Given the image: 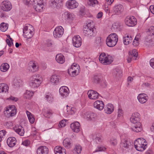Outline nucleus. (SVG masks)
<instances>
[{
  "label": "nucleus",
  "instance_id": "63",
  "mask_svg": "<svg viewBox=\"0 0 154 154\" xmlns=\"http://www.w3.org/2000/svg\"><path fill=\"white\" fill-rule=\"evenodd\" d=\"M48 47H54V45L53 43V42L52 41H50L48 42Z\"/></svg>",
  "mask_w": 154,
  "mask_h": 154
},
{
  "label": "nucleus",
  "instance_id": "60",
  "mask_svg": "<svg viewBox=\"0 0 154 154\" xmlns=\"http://www.w3.org/2000/svg\"><path fill=\"white\" fill-rule=\"evenodd\" d=\"M20 80H16L14 81V85L17 87L20 86Z\"/></svg>",
  "mask_w": 154,
  "mask_h": 154
},
{
  "label": "nucleus",
  "instance_id": "10",
  "mask_svg": "<svg viewBox=\"0 0 154 154\" xmlns=\"http://www.w3.org/2000/svg\"><path fill=\"white\" fill-rule=\"evenodd\" d=\"M15 106H13L11 107L7 108L4 111V114L6 117L9 118L15 115L16 113V111L14 109Z\"/></svg>",
  "mask_w": 154,
  "mask_h": 154
},
{
  "label": "nucleus",
  "instance_id": "44",
  "mask_svg": "<svg viewBox=\"0 0 154 154\" xmlns=\"http://www.w3.org/2000/svg\"><path fill=\"white\" fill-rule=\"evenodd\" d=\"M87 3L89 5L94 7L98 4V2L97 0H87Z\"/></svg>",
  "mask_w": 154,
  "mask_h": 154
},
{
  "label": "nucleus",
  "instance_id": "38",
  "mask_svg": "<svg viewBox=\"0 0 154 154\" xmlns=\"http://www.w3.org/2000/svg\"><path fill=\"white\" fill-rule=\"evenodd\" d=\"M8 28V24L5 23H2L0 25V29L3 32L7 30Z\"/></svg>",
  "mask_w": 154,
  "mask_h": 154
},
{
  "label": "nucleus",
  "instance_id": "23",
  "mask_svg": "<svg viewBox=\"0 0 154 154\" xmlns=\"http://www.w3.org/2000/svg\"><path fill=\"white\" fill-rule=\"evenodd\" d=\"M70 128L73 131L78 133L80 131V124L77 122L72 123L70 125Z\"/></svg>",
  "mask_w": 154,
  "mask_h": 154
},
{
  "label": "nucleus",
  "instance_id": "12",
  "mask_svg": "<svg viewBox=\"0 0 154 154\" xmlns=\"http://www.w3.org/2000/svg\"><path fill=\"white\" fill-rule=\"evenodd\" d=\"M64 29L61 26L56 27L53 32V35L55 38L61 37L63 34Z\"/></svg>",
  "mask_w": 154,
  "mask_h": 154
},
{
  "label": "nucleus",
  "instance_id": "29",
  "mask_svg": "<svg viewBox=\"0 0 154 154\" xmlns=\"http://www.w3.org/2000/svg\"><path fill=\"white\" fill-rule=\"evenodd\" d=\"M63 143L64 147L68 149L70 148L72 145L71 140L68 138H66L63 140Z\"/></svg>",
  "mask_w": 154,
  "mask_h": 154
},
{
  "label": "nucleus",
  "instance_id": "51",
  "mask_svg": "<svg viewBox=\"0 0 154 154\" xmlns=\"http://www.w3.org/2000/svg\"><path fill=\"white\" fill-rule=\"evenodd\" d=\"M96 43L98 44V47L99 48L100 47H103L102 46V43L101 38L100 37H98L96 38Z\"/></svg>",
  "mask_w": 154,
  "mask_h": 154
},
{
  "label": "nucleus",
  "instance_id": "33",
  "mask_svg": "<svg viewBox=\"0 0 154 154\" xmlns=\"http://www.w3.org/2000/svg\"><path fill=\"white\" fill-rule=\"evenodd\" d=\"M9 87L8 85L4 83L0 84V92L6 93L8 92Z\"/></svg>",
  "mask_w": 154,
  "mask_h": 154
},
{
  "label": "nucleus",
  "instance_id": "57",
  "mask_svg": "<svg viewBox=\"0 0 154 154\" xmlns=\"http://www.w3.org/2000/svg\"><path fill=\"white\" fill-rule=\"evenodd\" d=\"M6 132L5 130H2L0 131V142H2V138L6 134Z\"/></svg>",
  "mask_w": 154,
  "mask_h": 154
},
{
  "label": "nucleus",
  "instance_id": "30",
  "mask_svg": "<svg viewBox=\"0 0 154 154\" xmlns=\"http://www.w3.org/2000/svg\"><path fill=\"white\" fill-rule=\"evenodd\" d=\"M56 60L58 63L60 64H63L65 61L64 56L61 54H58L56 55Z\"/></svg>",
  "mask_w": 154,
  "mask_h": 154
},
{
  "label": "nucleus",
  "instance_id": "5",
  "mask_svg": "<svg viewBox=\"0 0 154 154\" xmlns=\"http://www.w3.org/2000/svg\"><path fill=\"white\" fill-rule=\"evenodd\" d=\"M100 62L104 65L110 64L113 61V58L110 55L106 56L105 53H101L99 57Z\"/></svg>",
  "mask_w": 154,
  "mask_h": 154
},
{
  "label": "nucleus",
  "instance_id": "22",
  "mask_svg": "<svg viewBox=\"0 0 154 154\" xmlns=\"http://www.w3.org/2000/svg\"><path fill=\"white\" fill-rule=\"evenodd\" d=\"M48 149L45 146L38 147L37 150V154H48Z\"/></svg>",
  "mask_w": 154,
  "mask_h": 154
},
{
  "label": "nucleus",
  "instance_id": "37",
  "mask_svg": "<svg viewBox=\"0 0 154 154\" xmlns=\"http://www.w3.org/2000/svg\"><path fill=\"white\" fill-rule=\"evenodd\" d=\"M93 82L96 84H99L101 82V76L99 75H94L93 79Z\"/></svg>",
  "mask_w": 154,
  "mask_h": 154
},
{
  "label": "nucleus",
  "instance_id": "56",
  "mask_svg": "<svg viewBox=\"0 0 154 154\" xmlns=\"http://www.w3.org/2000/svg\"><path fill=\"white\" fill-rule=\"evenodd\" d=\"M133 45L135 47H137L138 45L139 44V38H137L136 36L135 37L134 39V40L133 42Z\"/></svg>",
  "mask_w": 154,
  "mask_h": 154
},
{
  "label": "nucleus",
  "instance_id": "4",
  "mask_svg": "<svg viewBox=\"0 0 154 154\" xmlns=\"http://www.w3.org/2000/svg\"><path fill=\"white\" fill-rule=\"evenodd\" d=\"M118 41V36L116 34L112 33L109 35L106 38V43L107 45L109 47L114 46Z\"/></svg>",
  "mask_w": 154,
  "mask_h": 154
},
{
  "label": "nucleus",
  "instance_id": "48",
  "mask_svg": "<svg viewBox=\"0 0 154 154\" xmlns=\"http://www.w3.org/2000/svg\"><path fill=\"white\" fill-rule=\"evenodd\" d=\"M121 73L122 71L120 69H116L113 70L112 74L116 77L119 75Z\"/></svg>",
  "mask_w": 154,
  "mask_h": 154
},
{
  "label": "nucleus",
  "instance_id": "59",
  "mask_svg": "<svg viewBox=\"0 0 154 154\" xmlns=\"http://www.w3.org/2000/svg\"><path fill=\"white\" fill-rule=\"evenodd\" d=\"M66 121L65 120H62L60 122L58 125L59 128L64 127L65 126Z\"/></svg>",
  "mask_w": 154,
  "mask_h": 154
},
{
  "label": "nucleus",
  "instance_id": "42",
  "mask_svg": "<svg viewBox=\"0 0 154 154\" xmlns=\"http://www.w3.org/2000/svg\"><path fill=\"white\" fill-rule=\"evenodd\" d=\"M128 54L130 57H137L138 55V52L135 49H133L131 51H130L129 52Z\"/></svg>",
  "mask_w": 154,
  "mask_h": 154
},
{
  "label": "nucleus",
  "instance_id": "62",
  "mask_svg": "<svg viewBox=\"0 0 154 154\" xmlns=\"http://www.w3.org/2000/svg\"><path fill=\"white\" fill-rule=\"evenodd\" d=\"M123 110L119 108L118 109V117H120L123 115Z\"/></svg>",
  "mask_w": 154,
  "mask_h": 154
},
{
  "label": "nucleus",
  "instance_id": "35",
  "mask_svg": "<svg viewBox=\"0 0 154 154\" xmlns=\"http://www.w3.org/2000/svg\"><path fill=\"white\" fill-rule=\"evenodd\" d=\"M26 113L30 123L31 124L33 123L34 122L35 119L33 115H32L31 113L28 111H26Z\"/></svg>",
  "mask_w": 154,
  "mask_h": 154
},
{
  "label": "nucleus",
  "instance_id": "52",
  "mask_svg": "<svg viewBox=\"0 0 154 154\" xmlns=\"http://www.w3.org/2000/svg\"><path fill=\"white\" fill-rule=\"evenodd\" d=\"M148 32L150 36L154 35V26L150 27L148 29Z\"/></svg>",
  "mask_w": 154,
  "mask_h": 154
},
{
  "label": "nucleus",
  "instance_id": "41",
  "mask_svg": "<svg viewBox=\"0 0 154 154\" xmlns=\"http://www.w3.org/2000/svg\"><path fill=\"white\" fill-rule=\"evenodd\" d=\"M64 16L65 19L70 20L72 19L73 17L72 15L69 12L66 11L64 12L63 16Z\"/></svg>",
  "mask_w": 154,
  "mask_h": 154
},
{
  "label": "nucleus",
  "instance_id": "45",
  "mask_svg": "<svg viewBox=\"0 0 154 154\" xmlns=\"http://www.w3.org/2000/svg\"><path fill=\"white\" fill-rule=\"evenodd\" d=\"M44 2L43 0H34L32 4L33 8H35L36 6Z\"/></svg>",
  "mask_w": 154,
  "mask_h": 154
},
{
  "label": "nucleus",
  "instance_id": "64",
  "mask_svg": "<svg viewBox=\"0 0 154 154\" xmlns=\"http://www.w3.org/2000/svg\"><path fill=\"white\" fill-rule=\"evenodd\" d=\"M149 62L150 66L154 69V58L151 59Z\"/></svg>",
  "mask_w": 154,
  "mask_h": 154
},
{
  "label": "nucleus",
  "instance_id": "20",
  "mask_svg": "<svg viewBox=\"0 0 154 154\" xmlns=\"http://www.w3.org/2000/svg\"><path fill=\"white\" fill-rule=\"evenodd\" d=\"M94 107L100 110H102L104 106V103L103 101L101 100H97L94 103Z\"/></svg>",
  "mask_w": 154,
  "mask_h": 154
},
{
  "label": "nucleus",
  "instance_id": "39",
  "mask_svg": "<svg viewBox=\"0 0 154 154\" xmlns=\"http://www.w3.org/2000/svg\"><path fill=\"white\" fill-rule=\"evenodd\" d=\"M45 3L44 2L42 4H40L39 5H38L37 6H36L35 8H33L37 12H40L42 11L44 6Z\"/></svg>",
  "mask_w": 154,
  "mask_h": 154
},
{
  "label": "nucleus",
  "instance_id": "34",
  "mask_svg": "<svg viewBox=\"0 0 154 154\" xmlns=\"http://www.w3.org/2000/svg\"><path fill=\"white\" fill-rule=\"evenodd\" d=\"M132 40V37L128 35H127L126 36L123 38V42L125 45H128L130 43H131Z\"/></svg>",
  "mask_w": 154,
  "mask_h": 154
},
{
  "label": "nucleus",
  "instance_id": "61",
  "mask_svg": "<svg viewBox=\"0 0 154 154\" xmlns=\"http://www.w3.org/2000/svg\"><path fill=\"white\" fill-rule=\"evenodd\" d=\"M30 144V141L28 140H26L22 142V144L25 146H27Z\"/></svg>",
  "mask_w": 154,
  "mask_h": 154
},
{
  "label": "nucleus",
  "instance_id": "13",
  "mask_svg": "<svg viewBox=\"0 0 154 154\" xmlns=\"http://www.w3.org/2000/svg\"><path fill=\"white\" fill-rule=\"evenodd\" d=\"M38 66L37 63L31 61L29 64V69L30 71L35 72L38 70Z\"/></svg>",
  "mask_w": 154,
  "mask_h": 154
},
{
  "label": "nucleus",
  "instance_id": "32",
  "mask_svg": "<svg viewBox=\"0 0 154 154\" xmlns=\"http://www.w3.org/2000/svg\"><path fill=\"white\" fill-rule=\"evenodd\" d=\"M15 130L20 136H23L25 132L24 129L21 125H20L17 127H16Z\"/></svg>",
  "mask_w": 154,
  "mask_h": 154
},
{
  "label": "nucleus",
  "instance_id": "28",
  "mask_svg": "<svg viewBox=\"0 0 154 154\" xmlns=\"http://www.w3.org/2000/svg\"><path fill=\"white\" fill-rule=\"evenodd\" d=\"M114 110L113 105L111 103H108L104 108V110L106 113L108 114H111Z\"/></svg>",
  "mask_w": 154,
  "mask_h": 154
},
{
  "label": "nucleus",
  "instance_id": "19",
  "mask_svg": "<svg viewBox=\"0 0 154 154\" xmlns=\"http://www.w3.org/2000/svg\"><path fill=\"white\" fill-rule=\"evenodd\" d=\"M60 80L61 78L59 75L54 74L51 76L50 82L53 84L57 85L60 81Z\"/></svg>",
  "mask_w": 154,
  "mask_h": 154
},
{
  "label": "nucleus",
  "instance_id": "50",
  "mask_svg": "<svg viewBox=\"0 0 154 154\" xmlns=\"http://www.w3.org/2000/svg\"><path fill=\"white\" fill-rule=\"evenodd\" d=\"M53 112L51 110H48L46 111L45 113H44L45 116L46 117L48 118H50L51 116L52 115Z\"/></svg>",
  "mask_w": 154,
  "mask_h": 154
},
{
  "label": "nucleus",
  "instance_id": "40",
  "mask_svg": "<svg viewBox=\"0 0 154 154\" xmlns=\"http://www.w3.org/2000/svg\"><path fill=\"white\" fill-rule=\"evenodd\" d=\"M82 148L80 145L75 146L74 149V153L75 154H79L81 153Z\"/></svg>",
  "mask_w": 154,
  "mask_h": 154
},
{
  "label": "nucleus",
  "instance_id": "58",
  "mask_svg": "<svg viewBox=\"0 0 154 154\" xmlns=\"http://www.w3.org/2000/svg\"><path fill=\"white\" fill-rule=\"evenodd\" d=\"M10 39L11 41H10L9 39H7L6 40V42L7 44L9 46V47H11V45H13V43L12 42L13 39L11 38H10Z\"/></svg>",
  "mask_w": 154,
  "mask_h": 154
},
{
  "label": "nucleus",
  "instance_id": "1",
  "mask_svg": "<svg viewBox=\"0 0 154 154\" xmlns=\"http://www.w3.org/2000/svg\"><path fill=\"white\" fill-rule=\"evenodd\" d=\"M140 115L137 112L133 114L130 119L131 122L134 125L131 129L136 132H140L142 130V127L141 123L139 122Z\"/></svg>",
  "mask_w": 154,
  "mask_h": 154
},
{
  "label": "nucleus",
  "instance_id": "14",
  "mask_svg": "<svg viewBox=\"0 0 154 154\" xmlns=\"http://www.w3.org/2000/svg\"><path fill=\"white\" fill-rule=\"evenodd\" d=\"M66 5L68 9H73L78 7L79 4L75 0H69L66 2Z\"/></svg>",
  "mask_w": 154,
  "mask_h": 154
},
{
  "label": "nucleus",
  "instance_id": "11",
  "mask_svg": "<svg viewBox=\"0 0 154 154\" xmlns=\"http://www.w3.org/2000/svg\"><path fill=\"white\" fill-rule=\"evenodd\" d=\"M1 8L4 11H10L12 8L11 3L8 1H5L3 2L0 6Z\"/></svg>",
  "mask_w": 154,
  "mask_h": 154
},
{
  "label": "nucleus",
  "instance_id": "43",
  "mask_svg": "<svg viewBox=\"0 0 154 154\" xmlns=\"http://www.w3.org/2000/svg\"><path fill=\"white\" fill-rule=\"evenodd\" d=\"M68 73L71 76L74 77L78 75L79 73L75 72V70H73L72 68H69L68 69Z\"/></svg>",
  "mask_w": 154,
  "mask_h": 154
},
{
  "label": "nucleus",
  "instance_id": "9",
  "mask_svg": "<svg viewBox=\"0 0 154 154\" xmlns=\"http://www.w3.org/2000/svg\"><path fill=\"white\" fill-rule=\"evenodd\" d=\"M125 23L126 24L129 26H134L137 24V20L133 16H128L125 19Z\"/></svg>",
  "mask_w": 154,
  "mask_h": 154
},
{
  "label": "nucleus",
  "instance_id": "17",
  "mask_svg": "<svg viewBox=\"0 0 154 154\" xmlns=\"http://www.w3.org/2000/svg\"><path fill=\"white\" fill-rule=\"evenodd\" d=\"M87 94L89 98L92 100L96 99L100 96L99 94L97 91L92 90L88 91Z\"/></svg>",
  "mask_w": 154,
  "mask_h": 154
},
{
  "label": "nucleus",
  "instance_id": "2",
  "mask_svg": "<svg viewBox=\"0 0 154 154\" xmlns=\"http://www.w3.org/2000/svg\"><path fill=\"white\" fill-rule=\"evenodd\" d=\"M134 145L137 151H142L146 149L147 143L143 138H138L135 141Z\"/></svg>",
  "mask_w": 154,
  "mask_h": 154
},
{
  "label": "nucleus",
  "instance_id": "7",
  "mask_svg": "<svg viewBox=\"0 0 154 154\" xmlns=\"http://www.w3.org/2000/svg\"><path fill=\"white\" fill-rule=\"evenodd\" d=\"M132 143L126 139H122L120 144V148L123 150H128L131 148Z\"/></svg>",
  "mask_w": 154,
  "mask_h": 154
},
{
  "label": "nucleus",
  "instance_id": "55",
  "mask_svg": "<svg viewBox=\"0 0 154 154\" xmlns=\"http://www.w3.org/2000/svg\"><path fill=\"white\" fill-rule=\"evenodd\" d=\"M110 143L112 145L115 146L117 143V140L115 138H112L110 140Z\"/></svg>",
  "mask_w": 154,
  "mask_h": 154
},
{
  "label": "nucleus",
  "instance_id": "8",
  "mask_svg": "<svg viewBox=\"0 0 154 154\" xmlns=\"http://www.w3.org/2000/svg\"><path fill=\"white\" fill-rule=\"evenodd\" d=\"M89 24L85 26L83 29V32L85 35L88 37L93 36L94 34V28L89 26Z\"/></svg>",
  "mask_w": 154,
  "mask_h": 154
},
{
  "label": "nucleus",
  "instance_id": "53",
  "mask_svg": "<svg viewBox=\"0 0 154 154\" xmlns=\"http://www.w3.org/2000/svg\"><path fill=\"white\" fill-rule=\"evenodd\" d=\"M69 109L70 110H68V108H67V112H68V113L69 115H72L74 114L76 112V110L74 108L72 107L71 108H70V107H69Z\"/></svg>",
  "mask_w": 154,
  "mask_h": 154
},
{
  "label": "nucleus",
  "instance_id": "16",
  "mask_svg": "<svg viewBox=\"0 0 154 154\" xmlns=\"http://www.w3.org/2000/svg\"><path fill=\"white\" fill-rule=\"evenodd\" d=\"M84 117L88 120L94 121L96 119L97 115L91 112H87L85 113Z\"/></svg>",
  "mask_w": 154,
  "mask_h": 154
},
{
  "label": "nucleus",
  "instance_id": "25",
  "mask_svg": "<svg viewBox=\"0 0 154 154\" xmlns=\"http://www.w3.org/2000/svg\"><path fill=\"white\" fill-rule=\"evenodd\" d=\"M16 142V139L13 137H9L7 140V143L10 147L14 146L15 145Z\"/></svg>",
  "mask_w": 154,
  "mask_h": 154
},
{
  "label": "nucleus",
  "instance_id": "27",
  "mask_svg": "<svg viewBox=\"0 0 154 154\" xmlns=\"http://www.w3.org/2000/svg\"><path fill=\"white\" fill-rule=\"evenodd\" d=\"M113 10L115 14L118 15L120 14L123 10L122 6L121 5H116L114 7Z\"/></svg>",
  "mask_w": 154,
  "mask_h": 154
},
{
  "label": "nucleus",
  "instance_id": "31",
  "mask_svg": "<svg viewBox=\"0 0 154 154\" xmlns=\"http://www.w3.org/2000/svg\"><path fill=\"white\" fill-rule=\"evenodd\" d=\"M91 137L95 140L96 143L100 142L102 141V136L100 134H94L91 135Z\"/></svg>",
  "mask_w": 154,
  "mask_h": 154
},
{
  "label": "nucleus",
  "instance_id": "47",
  "mask_svg": "<svg viewBox=\"0 0 154 154\" xmlns=\"http://www.w3.org/2000/svg\"><path fill=\"white\" fill-rule=\"evenodd\" d=\"M120 25L118 23H113L112 26V29L116 31L120 30Z\"/></svg>",
  "mask_w": 154,
  "mask_h": 154
},
{
  "label": "nucleus",
  "instance_id": "49",
  "mask_svg": "<svg viewBox=\"0 0 154 154\" xmlns=\"http://www.w3.org/2000/svg\"><path fill=\"white\" fill-rule=\"evenodd\" d=\"M45 98L46 100L49 102H51L53 100V97L50 94L48 93L46 94L45 95Z\"/></svg>",
  "mask_w": 154,
  "mask_h": 154
},
{
  "label": "nucleus",
  "instance_id": "21",
  "mask_svg": "<svg viewBox=\"0 0 154 154\" xmlns=\"http://www.w3.org/2000/svg\"><path fill=\"white\" fill-rule=\"evenodd\" d=\"M148 97L145 94H140L137 97V99L139 102L141 103H146L148 100Z\"/></svg>",
  "mask_w": 154,
  "mask_h": 154
},
{
  "label": "nucleus",
  "instance_id": "26",
  "mask_svg": "<svg viewBox=\"0 0 154 154\" xmlns=\"http://www.w3.org/2000/svg\"><path fill=\"white\" fill-rule=\"evenodd\" d=\"M55 154H66L65 149L60 146H56L54 149Z\"/></svg>",
  "mask_w": 154,
  "mask_h": 154
},
{
  "label": "nucleus",
  "instance_id": "15",
  "mask_svg": "<svg viewBox=\"0 0 154 154\" xmlns=\"http://www.w3.org/2000/svg\"><path fill=\"white\" fill-rule=\"evenodd\" d=\"M73 44L76 48L79 47L82 45V39L79 35L75 36L72 38Z\"/></svg>",
  "mask_w": 154,
  "mask_h": 154
},
{
  "label": "nucleus",
  "instance_id": "36",
  "mask_svg": "<svg viewBox=\"0 0 154 154\" xmlns=\"http://www.w3.org/2000/svg\"><path fill=\"white\" fill-rule=\"evenodd\" d=\"M9 68V64L5 63L2 64L0 67V69L2 72H5L8 70Z\"/></svg>",
  "mask_w": 154,
  "mask_h": 154
},
{
  "label": "nucleus",
  "instance_id": "54",
  "mask_svg": "<svg viewBox=\"0 0 154 154\" xmlns=\"http://www.w3.org/2000/svg\"><path fill=\"white\" fill-rule=\"evenodd\" d=\"M76 67H75L74 65H72L70 68H72L73 70H75V72H77L78 73L79 72L80 67L78 64H75Z\"/></svg>",
  "mask_w": 154,
  "mask_h": 154
},
{
  "label": "nucleus",
  "instance_id": "46",
  "mask_svg": "<svg viewBox=\"0 0 154 154\" xmlns=\"http://www.w3.org/2000/svg\"><path fill=\"white\" fill-rule=\"evenodd\" d=\"M33 94V92L27 90L25 94L24 97L26 98L29 99L32 96Z\"/></svg>",
  "mask_w": 154,
  "mask_h": 154
},
{
  "label": "nucleus",
  "instance_id": "18",
  "mask_svg": "<svg viewBox=\"0 0 154 154\" xmlns=\"http://www.w3.org/2000/svg\"><path fill=\"white\" fill-rule=\"evenodd\" d=\"M60 94L63 97H66L69 93V91L67 87L63 86L61 87L59 89Z\"/></svg>",
  "mask_w": 154,
  "mask_h": 154
},
{
  "label": "nucleus",
  "instance_id": "3",
  "mask_svg": "<svg viewBox=\"0 0 154 154\" xmlns=\"http://www.w3.org/2000/svg\"><path fill=\"white\" fill-rule=\"evenodd\" d=\"M42 77L39 74H35L31 78L30 86L33 88H38L42 82Z\"/></svg>",
  "mask_w": 154,
  "mask_h": 154
},
{
  "label": "nucleus",
  "instance_id": "24",
  "mask_svg": "<svg viewBox=\"0 0 154 154\" xmlns=\"http://www.w3.org/2000/svg\"><path fill=\"white\" fill-rule=\"evenodd\" d=\"M51 3L53 7L57 8L61 7L63 5L62 0H51Z\"/></svg>",
  "mask_w": 154,
  "mask_h": 154
},
{
  "label": "nucleus",
  "instance_id": "6",
  "mask_svg": "<svg viewBox=\"0 0 154 154\" xmlns=\"http://www.w3.org/2000/svg\"><path fill=\"white\" fill-rule=\"evenodd\" d=\"M33 28L32 25L28 24L25 26L23 29L24 37L27 38H31L32 36Z\"/></svg>",
  "mask_w": 154,
  "mask_h": 154
}]
</instances>
